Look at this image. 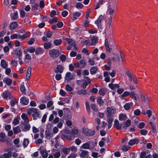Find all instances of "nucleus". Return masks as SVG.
Returning a JSON list of instances; mask_svg holds the SVG:
<instances>
[{
    "label": "nucleus",
    "instance_id": "obj_17",
    "mask_svg": "<svg viewBox=\"0 0 158 158\" xmlns=\"http://www.w3.org/2000/svg\"><path fill=\"white\" fill-rule=\"evenodd\" d=\"M35 51V49L33 47H30L24 51V53H27L28 52L30 53H33Z\"/></svg>",
    "mask_w": 158,
    "mask_h": 158
},
{
    "label": "nucleus",
    "instance_id": "obj_7",
    "mask_svg": "<svg viewBox=\"0 0 158 158\" xmlns=\"http://www.w3.org/2000/svg\"><path fill=\"white\" fill-rule=\"evenodd\" d=\"M104 21V18L103 16L101 15L98 19L96 21L95 23L97 24L98 28L101 29L102 27V22Z\"/></svg>",
    "mask_w": 158,
    "mask_h": 158
},
{
    "label": "nucleus",
    "instance_id": "obj_23",
    "mask_svg": "<svg viewBox=\"0 0 158 158\" xmlns=\"http://www.w3.org/2000/svg\"><path fill=\"white\" fill-rule=\"evenodd\" d=\"M46 137L48 139H50L53 135V133L51 132L50 131H46L45 132Z\"/></svg>",
    "mask_w": 158,
    "mask_h": 158
},
{
    "label": "nucleus",
    "instance_id": "obj_15",
    "mask_svg": "<svg viewBox=\"0 0 158 158\" xmlns=\"http://www.w3.org/2000/svg\"><path fill=\"white\" fill-rule=\"evenodd\" d=\"M64 68L63 67L60 65H58L57 66L56 68L55 69V72L56 73H61L63 71Z\"/></svg>",
    "mask_w": 158,
    "mask_h": 158
},
{
    "label": "nucleus",
    "instance_id": "obj_25",
    "mask_svg": "<svg viewBox=\"0 0 158 158\" xmlns=\"http://www.w3.org/2000/svg\"><path fill=\"white\" fill-rule=\"evenodd\" d=\"M133 106V103L132 102L127 103L124 106L125 109L127 110L130 109Z\"/></svg>",
    "mask_w": 158,
    "mask_h": 158
},
{
    "label": "nucleus",
    "instance_id": "obj_28",
    "mask_svg": "<svg viewBox=\"0 0 158 158\" xmlns=\"http://www.w3.org/2000/svg\"><path fill=\"white\" fill-rule=\"evenodd\" d=\"M109 86L111 89L115 90L119 87V85L118 84L110 83L109 85Z\"/></svg>",
    "mask_w": 158,
    "mask_h": 158
},
{
    "label": "nucleus",
    "instance_id": "obj_6",
    "mask_svg": "<svg viewBox=\"0 0 158 158\" xmlns=\"http://www.w3.org/2000/svg\"><path fill=\"white\" fill-rule=\"evenodd\" d=\"M21 127L23 131H26L30 130L31 126L29 123L23 122L21 123Z\"/></svg>",
    "mask_w": 158,
    "mask_h": 158
},
{
    "label": "nucleus",
    "instance_id": "obj_32",
    "mask_svg": "<svg viewBox=\"0 0 158 158\" xmlns=\"http://www.w3.org/2000/svg\"><path fill=\"white\" fill-rule=\"evenodd\" d=\"M81 148L84 149H89L91 150V148H90V145L89 143H85L83 144L81 147Z\"/></svg>",
    "mask_w": 158,
    "mask_h": 158
},
{
    "label": "nucleus",
    "instance_id": "obj_44",
    "mask_svg": "<svg viewBox=\"0 0 158 158\" xmlns=\"http://www.w3.org/2000/svg\"><path fill=\"white\" fill-rule=\"evenodd\" d=\"M41 153L43 158H47L48 155V153L45 150H43L41 151Z\"/></svg>",
    "mask_w": 158,
    "mask_h": 158
},
{
    "label": "nucleus",
    "instance_id": "obj_5",
    "mask_svg": "<svg viewBox=\"0 0 158 158\" xmlns=\"http://www.w3.org/2000/svg\"><path fill=\"white\" fill-rule=\"evenodd\" d=\"M116 109L113 106L108 107L106 109V115L113 116L116 113Z\"/></svg>",
    "mask_w": 158,
    "mask_h": 158
},
{
    "label": "nucleus",
    "instance_id": "obj_21",
    "mask_svg": "<svg viewBox=\"0 0 158 158\" xmlns=\"http://www.w3.org/2000/svg\"><path fill=\"white\" fill-rule=\"evenodd\" d=\"M44 52V50L40 47H38L36 48L35 51L36 55H37L42 54Z\"/></svg>",
    "mask_w": 158,
    "mask_h": 158
},
{
    "label": "nucleus",
    "instance_id": "obj_4",
    "mask_svg": "<svg viewBox=\"0 0 158 158\" xmlns=\"http://www.w3.org/2000/svg\"><path fill=\"white\" fill-rule=\"evenodd\" d=\"M139 96L141 102L144 103H149L152 101V99L150 97H146L143 94H140Z\"/></svg>",
    "mask_w": 158,
    "mask_h": 158
},
{
    "label": "nucleus",
    "instance_id": "obj_63",
    "mask_svg": "<svg viewBox=\"0 0 158 158\" xmlns=\"http://www.w3.org/2000/svg\"><path fill=\"white\" fill-rule=\"evenodd\" d=\"M146 114L148 117L150 118L152 115V111L150 110H148L146 111Z\"/></svg>",
    "mask_w": 158,
    "mask_h": 158
},
{
    "label": "nucleus",
    "instance_id": "obj_57",
    "mask_svg": "<svg viewBox=\"0 0 158 158\" xmlns=\"http://www.w3.org/2000/svg\"><path fill=\"white\" fill-rule=\"evenodd\" d=\"M95 134V131L94 130H89V131L88 134H87V136H90L94 135Z\"/></svg>",
    "mask_w": 158,
    "mask_h": 158
},
{
    "label": "nucleus",
    "instance_id": "obj_48",
    "mask_svg": "<svg viewBox=\"0 0 158 158\" xmlns=\"http://www.w3.org/2000/svg\"><path fill=\"white\" fill-rule=\"evenodd\" d=\"M77 94L78 95H85L86 94V91L85 90L81 89L77 91Z\"/></svg>",
    "mask_w": 158,
    "mask_h": 158
},
{
    "label": "nucleus",
    "instance_id": "obj_42",
    "mask_svg": "<svg viewBox=\"0 0 158 158\" xmlns=\"http://www.w3.org/2000/svg\"><path fill=\"white\" fill-rule=\"evenodd\" d=\"M18 24L17 22H13L11 24L10 26V28L11 29H14L16 28Z\"/></svg>",
    "mask_w": 158,
    "mask_h": 158
},
{
    "label": "nucleus",
    "instance_id": "obj_64",
    "mask_svg": "<svg viewBox=\"0 0 158 158\" xmlns=\"http://www.w3.org/2000/svg\"><path fill=\"white\" fill-rule=\"evenodd\" d=\"M83 6V5L80 2L77 3L76 5V7L77 8H82Z\"/></svg>",
    "mask_w": 158,
    "mask_h": 158
},
{
    "label": "nucleus",
    "instance_id": "obj_45",
    "mask_svg": "<svg viewBox=\"0 0 158 158\" xmlns=\"http://www.w3.org/2000/svg\"><path fill=\"white\" fill-rule=\"evenodd\" d=\"M62 42L61 39L56 40L54 41L53 44L56 46H58L61 44Z\"/></svg>",
    "mask_w": 158,
    "mask_h": 158
},
{
    "label": "nucleus",
    "instance_id": "obj_2",
    "mask_svg": "<svg viewBox=\"0 0 158 158\" xmlns=\"http://www.w3.org/2000/svg\"><path fill=\"white\" fill-rule=\"evenodd\" d=\"M64 39L69 44V45L66 48L67 50H71L73 48V49L75 51L77 50V48L76 46V44L73 40L68 38H65Z\"/></svg>",
    "mask_w": 158,
    "mask_h": 158
},
{
    "label": "nucleus",
    "instance_id": "obj_61",
    "mask_svg": "<svg viewBox=\"0 0 158 158\" xmlns=\"http://www.w3.org/2000/svg\"><path fill=\"white\" fill-rule=\"evenodd\" d=\"M108 11L109 15H112L114 13V10L113 9H112L110 7L108 10Z\"/></svg>",
    "mask_w": 158,
    "mask_h": 158
},
{
    "label": "nucleus",
    "instance_id": "obj_13",
    "mask_svg": "<svg viewBox=\"0 0 158 158\" xmlns=\"http://www.w3.org/2000/svg\"><path fill=\"white\" fill-rule=\"evenodd\" d=\"M130 96L135 101L138 100L139 98L138 94L134 93V92H131L130 93Z\"/></svg>",
    "mask_w": 158,
    "mask_h": 158
},
{
    "label": "nucleus",
    "instance_id": "obj_51",
    "mask_svg": "<svg viewBox=\"0 0 158 158\" xmlns=\"http://www.w3.org/2000/svg\"><path fill=\"white\" fill-rule=\"evenodd\" d=\"M29 141L27 139H25L23 143V145L24 147H27Z\"/></svg>",
    "mask_w": 158,
    "mask_h": 158
},
{
    "label": "nucleus",
    "instance_id": "obj_30",
    "mask_svg": "<svg viewBox=\"0 0 158 158\" xmlns=\"http://www.w3.org/2000/svg\"><path fill=\"white\" fill-rule=\"evenodd\" d=\"M80 64V68H83L85 67L86 65V62L84 59H82L79 62Z\"/></svg>",
    "mask_w": 158,
    "mask_h": 158
},
{
    "label": "nucleus",
    "instance_id": "obj_43",
    "mask_svg": "<svg viewBox=\"0 0 158 158\" xmlns=\"http://www.w3.org/2000/svg\"><path fill=\"white\" fill-rule=\"evenodd\" d=\"M107 90L105 88L101 89L99 90V94L102 95L103 96L106 93Z\"/></svg>",
    "mask_w": 158,
    "mask_h": 158
},
{
    "label": "nucleus",
    "instance_id": "obj_20",
    "mask_svg": "<svg viewBox=\"0 0 158 158\" xmlns=\"http://www.w3.org/2000/svg\"><path fill=\"white\" fill-rule=\"evenodd\" d=\"M97 101L100 106H103L104 103V102L102 99V97H98L97 98Z\"/></svg>",
    "mask_w": 158,
    "mask_h": 158
},
{
    "label": "nucleus",
    "instance_id": "obj_52",
    "mask_svg": "<svg viewBox=\"0 0 158 158\" xmlns=\"http://www.w3.org/2000/svg\"><path fill=\"white\" fill-rule=\"evenodd\" d=\"M112 59L115 61H119L120 60L119 57L117 55H115L114 57H112Z\"/></svg>",
    "mask_w": 158,
    "mask_h": 158
},
{
    "label": "nucleus",
    "instance_id": "obj_1",
    "mask_svg": "<svg viewBox=\"0 0 158 158\" xmlns=\"http://www.w3.org/2000/svg\"><path fill=\"white\" fill-rule=\"evenodd\" d=\"M27 114L29 115L32 114V117L34 120L37 119V118H39V113L36 109L33 107L28 108L27 110Z\"/></svg>",
    "mask_w": 158,
    "mask_h": 158
},
{
    "label": "nucleus",
    "instance_id": "obj_18",
    "mask_svg": "<svg viewBox=\"0 0 158 158\" xmlns=\"http://www.w3.org/2000/svg\"><path fill=\"white\" fill-rule=\"evenodd\" d=\"M139 140L137 139H131L128 143L129 145L132 146L135 144H137Z\"/></svg>",
    "mask_w": 158,
    "mask_h": 158
},
{
    "label": "nucleus",
    "instance_id": "obj_22",
    "mask_svg": "<svg viewBox=\"0 0 158 158\" xmlns=\"http://www.w3.org/2000/svg\"><path fill=\"white\" fill-rule=\"evenodd\" d=\"M98 38L97 37L94 36L91 39V44L92 45H95L98 43Z\"/></svg>",
    "mask_w": 158,
    "mask_h": 158
},
{
    "label": "nucleus",
    "instance_id": "obj_41",
    "mask_svg": "<svg viewBox=\"0 0 158 158\" xmlns=\"http://www.w3.org/2000/svg\"><path fill=\"white\" fill-rule=\"evenodd\" d=\"M106 118L108 123H112L114 120L113 116L106 115Z\"/></svg>",
    "mask_w": 158,
    "mask_h": 158
},
{
    "label": "nucleus",
    "instance_id": "obj_14",
    "mask_svg": "<svg viewBox=\"0 0 158 158\" xmlns=\"http://www.w3.org/2000/svg\"><path fill=\"white\" fill-rule=\"evenodd\" d=\"M31 69L32 68L31 66H29L28 67L26 75V79L27 81H28L30 79L31 72Z\"/></svg>",
    "mask_w": 158,
    "mask_h": 158
},
{
    "label": "nucleus",
    "instance_id": "obj_53",
    "mask_svg": "<svg viewBox=\"0 0 158 158\" xmlns=\"http://www.w3.org/2000/svg\"><path fill=\"white\" fill-rule=\"evenodd\" d=\"M79 131L77 128H74L71 130V133L74 135L77 134Z\"/></svg>",
    "mask_w": 158,
    "mask_h": 158
},
{
    "label": "nucleus",
    "instance_id": "obj_62",
    "mask_svg": "<svg viewBox=\"0 0 158 158\" xmlns=\"http://www.w3.org/2000/svg\"><path fill=\"white\" fill-rule=\"evenodd\" d=\"M25 54V58L26 59L28 60H31V56L30 55L27 53H24Z\"/></svg>",
    "mask_w": 158,
    "mask_h": 158
},
{
    "label": "nucleus",
    "instance_id": "obj_36",
    "mask_svg": "<svg viewBox=\"0 0 158 158\" xmlns=\"http://www.w3.org/2000/svg\"><path fill=\"white\" fill-rule=\"evenodd\" d=\"M81 15V13L80 12H74L73 14V17H72V20H74L77 19V18H76V16L77 17H79Z\"/></svg>",
    "mask_w": 158,
    "mask_h": 158
},
{
    "label": "nucleus",
    "instance_id": "obj_34",
    "mask_svg": "<svg viewBox=\"0 0 158 158\" xmlns=\"http://www.w3.org/2000/svg\"><path fill=\"white\" fill-rule=\"evenodd\" d=\"M97 70V68L96 67L94 66L91 68L90 71L91 74H94L96 73Z\"/></svg>",
    "mask_w": 158,
    "mask_h": 158
},
{
    "label": "nucleus",
    "instance_id": "obj_12",
    "mask_svg": "<svg viewBox=\"0 0 158 158\" xmlns=\"http://www.w3.org/2000/svg\"><path fill=\"white\" fill-rule=\"evenodd\" d=\"M129 80L130 82H131L133 81L135 84H137L138 83V80L137 77L135 75H133L129 77Z\"/></svg>",
    "mask_w": 158,
    "mask_h": 158
},
{
    "label": "nucleus",
    "instance_id": "obj_60",
    "mask_svg": "<svg viewBox=\"0 0 158 158\" xmlns=\"http://www.w3.org/2000/svg\"><path fill=\"white\" fill-rule=\"evenodd\" d=\"M74 51H72L70 53V56L72 57H75L77 55V52H76V51L75 50Z\"/></svg>",
    "mask_w": 158,
    "mask_h": 158
},
{
    "label": "nucleus",
    "instance_id": "obj_56",
    "mask_svg": "<svg viewBox=\"0 0 158 158\" xmlns=\"http://www.w3.org/2000/svg\"><path fill=\"white\" fill-rule=\"evenodd\" d=\"M69 150L73 152H75L77 151V148L75 146H72L69 148Z\"/></svg>",
    "mask_w": 158,
    "mask_h": 158
},
{
    "label": "nucleus",
    "instance_id": "obj_47",
    "mask_svg": "<svg viewBox=\"0 0 158 158\" xmlns=\"http://www.w3.org/2000/svg\"><path fill=\"white\" fill-rule=\"evenodd\" d=\"M12 153L11 152H9L8 153H5L3 154L2 155L4 158H9L12 156Z\"/></svg>",
    "mask_w": 158,
    "mask_h": 158
},
{
    "label": "nucleus",
    "instance_id": "obj_27",
    "mask_svg": "<svg viewBox=\"0 0 158 158\" xmlns=\"http://www.w3.org/2000/svg\"><path fill=\"white\" fill-rule=\"evenodd\" d=\"M4 82L6 83L7 85H10L12 83V80L8 78H4L3 79Z\"/></svg>",
    "mask_w": 158,
    "mask_h": 158
},
{
    "label": "nucleus",
    "instance_id": "obj_55",
    "mask_svg": "<svg viewBox=\"0 0 158 158\" xmlns=\"http://www.w3.org/2000/svg\"><path fill=\"white\" fill-rule=\"evenodd\" d=\"M19 123V120L18 118H15L14 119L13 124L15 125H16L18 124Z\"/></svg>",
    "mask_w": 158,
    "mask_h": 158
},
{
    "label": "nucleus",
    "instance_id": "obj_29",
    "mask_svg": "<svg viewBox=\"0 0 158 158\" xmlns=\"http://www.w3.org/2000/svg\"><path fill=\"white\" fill-rule=\"evenodd\" d=\"M13 129L15 134L19 133L21 131V130L19 126L13 127Z\"/></svg>",
    "mask_w": 158,
    "mask_h": 158
},
{
    "label": "nucleus",
    "instance_id": "obj_39",
    "mask_svg": "<svg viewBox=\"0 0 158 158\" xmlns=\"http://www.w3.org/2000/svg\"><path fill=\"white\" fill-rule=\"evenodd\" d=\"M91 109L94 111L97 112L98 111V109L96 106V104L94 103L91 104L90 105Z\"/></svg>",
    "mask_w": 158,
    "mask_h": 158
},
{
    "label": "nucleus",
    "instance_id": "obj_54",
    "mask_svg": "<svg viewBox=\"0 0 158 158\" xmlns=\"http://www.w3.org/2000/svg\"><path fill=\"white\" fill-rule=\"evenodd\" d=\"M140 132L141 134L142 135H145L147 134L148 132V131L147 130L145 129H143L141 130L140 131Z\"/></svg>",
    "mask_w": 158,
    "mask_h": 158
},
{
    "label": "nucleus",
    "instance_id": "obj_49",
    "mask_svg": "<svg viewBox=\"0 0 158 158\" xmlns=\"http://www.w3.org/2000/svg\"><path fill=\"white\" fill-rule=\"evenodd\" d=\"M15 54L16 55L18 56V58L21 57L22 56V52L21 50V49L19 50H16L15 52Z\"/></svg>",
    "mask_w": 158,
    "mask_h": 158
},
{
    "label": "nucleus",
    "instance_id": "obj_38",
    "mask_svg": "<svg viewBox=\"0 0 158 158\" xmlns=\"http://www.w3.org/2000/svg\"><path fill=\"white\" fill-rule=\"evenodd\" d=\"M131 120L130 119H128L125 122L123 127L124 128H127V127H129L131 125Z\"/></svg>",
    "mask_w": 158,
    "mask_h": 158
},
{
    "label": "nucleus",
    "instance_id": "obj_31",
    "mask_svg": "<svg viewBox=\"0 0 158 158\" xmlns=\"http://www.w3.org/2000/svg\"><path fill=\"white\" fill-rule=\"evenodd\" d=\"M127 119V115L126 114L122 113L119 116V120L120 121H124Z\"/></svg>",
    "mask_w": 158,
    "mask_h": 158
},
{
    "label": "nucleus",
    "instance_id": "obj_26",
    "mask_svg": "<svg viewBox=\"0 0 158 158\" xmlns=\"http://www.w3.org/2000/svg\"><path fill=\"white\" fill-rule=\"evenodd\" d=\"M21 118L24 120V122L29 123V119L27 115L24 113H23L21 116Z\"/></svg>",
    "mask_w": 158,
    "mask_h": 158
},
{
    "label": "nucleus",
    "instance_id": "obj_11",
    "mask_svg": "<svg viewBox=\"0 0 158 158\" xmlns=\"http://www.w3.org/2000/svg\"><path fill=\"white\" fill-rule=\"evenodd\" d=\"M80 156L82 158H86L89 156V152L85 150H81Z\"/></svg>",
    "mask_w": 158,
    "mask_h": 158
},
{
    "label": "nucleus",
    "instance_id": "obj_35",
    "mask_svg": "<svg viewBox=\"0 0 158 158\" xmlns=\"http://www.w3.org/2000/svg\"><path fill=\"white\" fill-rule=\"evenodd\" d=\"M149 124L151 126V128L152 130V132L153 133L156 132L157 131L156 130V125L154 124H153L152 122H150L149 123Z\"/></svg>",
    "mask_w": 158,
    "mask_h": 158
},
{
    "label": "nucleus",
    "instance_id": "obj_10",
    "mask_svg": "<svg viewBox=\"0 0 158 158\" xmlns=\"http://www.w3.org/2000/svg\"><path fill=\"white\" fill-rule=\"evenodd\" d=\"M114 127L118 130H120L121 129L122 125L119 124L118 120L115 119L114 121Z\"/></svg>",
    "mask_w": 158,
    "mask_h": 158
},
{
    "label": "nucleus",
    "instance_id": "obj_58",
    "mask_svg": "<svg viewBox=\"0 0 158 158\" xmlns=\"http://www.w3.org/2000/svg\"><path fill=\"white\" fill-rule=\"evenodd\" d=\"M57 18L56 17H55L53 19L49 20V22L50 23L52 24L54 23L57 22Z\"/></svg>",
    "mask_w": 158,
    "mask_h": 158
},
{
    "label": "nucleus",
    "instance_id": "obj_9",
    "mask_svg": "<svg viewBox=\"0 0 158 158\" xmlns=\"http://www.w3.org/2000/svg\"><path fill=\"white\" fill-rule=\"evenodd\" d=\"M74 78V76L69 72L66 73L65 77V81H66L67 82L69 81L70 80L73 79Z\"/></svg>",
    "mask_w": 158,
    "mask_h": 158
},
{
    "label": "nucleus",
    "instance_id": "obj_19",
    "mask_svg": "<svg viewBox=\"0 0 158 158\" xmlns=\"http://www.w3.org/2000/svg\"><path fill=\"white\" fill-rule=\"evenodd\" d=\"M21 103L24 105H27L29 103V100L27 98L25 97H23L21 98Z\"/></svg>",
    "mask_w": 158,
    "mask_h": 158
},
{
    "label": "nucleus",
    "instance_id": "obj_16",
    "mask_svg": "<svg viewBox=\"0 0 158 158\" xmlns=\"http://www.w3.org/2000/svg\"><path fill=\"white\" fill-rule=\"evenodd\" d=\"M53 102L52 101H49L47 103V107L49 109V110H52L54 109V107L53 106Z\"/></svg>",
    "mask_w": 158,
    "mask_h": 158
},
{
    "label": "nucleus",
    "instance_id": "obj_59",
    "mask_svg": "<svg viewBox=\"0 0 158 158\" xmlns=\"http://www.w3.org/2000/svg\"><path fill=\"white\" fill-rule=\"evenodd\" d=\"M69 148H63V152L66 154H68L69 153Z\"/></svg>",
    "mask_w": 158,
    "mask_h": 158
},
{
    "label": "nucleus",
    "instance_id": "obj_37",
    "mask_svg": "<svg viewBox=\"0 0 158 158\" xmlns=\"http://www.w3.org/2000/svg\"><path fill=\"white\" fill-rule=\"evenodd\" d=\"M1 66L3 69H5L7 68V64L5 60L3 59L1 60Z\"/></svg>",
    "mask_w": 158,
    "mask_h": 158
},
{
    "label": "nucleus",
    "instance_id": "obj_40",
    "mask_svg": "<svg viewBox=\"0 0 158 158\" xmlns=\"http://www.w3.org/2000/svg\"><path fill=\"white\" fill-rule=\"evenodd\" d=\"M18 102V100L16 98H13L11 100L10 104L12 106H14Z\"/></svg>",
    "mask_w": 158,
    "mask_h": 158
},
{
    "label": "nucleus",
    "instance_id": "obj_24",
    "mask_svg": "<svg viewBox=\"0 0 158 158\" xmlns=\"http://www.w3.org/2000/svg\"><path fill=\"white\" fill-rule=\"evenodd\" d=\"M52 46L51 42H47L44 44V48L46 49H48L50 48Z\"/></svg>",
    "mask_w": 158,
    "mask_h": 158
},
{
    "label": "nucleus",
    "instance_id": "obj_33",
    "mask_svg": "<svg viewBox=\"0 0 158 158\" xmlns=\"http://www.w3.org/2000/svg\"><path fill=\"white\" fill-rule=\"evenodd\" d=\"M11 18L13 20H15L18 17V13L17 12L14 13H11L10 14Z\"/></svg>",
    "mask_w": 158,
    "mask_h": 158
},
{
    "label": "nucleus",
    "instance_id": "obj_3",
    "mask_svg": "<svg viewBox=\"0 0 158 158\" xmlns=\"http://www.w3.org/2000/svg\"><path fill=\"white\" fill-rule=\"evenodd\" d=\"M49 54L51 57L53 59H55L59 56L60 52L58 49H53L49 51Z\"/></svg>",
    "mask_w": 158,
    "mask_h": 158
},
{
    "label": "nucleus",
    "instance_id": "obj_50",
    "mask_svg": "<svg viewBox=\"0 0 158 158\" xmlns=\"http://www.w3.org/2000/svg\"><path fill=\"white\" fill-rule=\"evenodd\" d=\"M130 148V147H129L127 145H124L123 146L121 149L123 152H127L128 150Z\"/></svg>",
    "mask_w": 158,
    "mask_h": 158
},
{
    "label": "nucleus",
    "instance_id": "obj_8",
    "mask_svg": "<svg viewBox=\"0 0 158 158\" xmlns=\"http://www.w3.org/2000/svg\"><path fill=\"white\" fill-rule=\"evenodd\" d=\"M2 96L3 98L6 100L8 98L11 99L12 97L10 92L7 90L5 91L2 94Z\"/></svg>",
    "mask_w": 158,
    "mask_h": 158
},
{
    "label": "nucleus",
    "instance_id": "obj_46",
    "mask_svg": "<svg viewBox=\"0 0 158 158\" xmlns=\"http://www.w3.org/2000/svg\"><path fill=\"white\" fill-rule=\"evenodd\" d=\"M30 35L31 33L30 32L28 31L25 34L22 35V40L29 36Z\"/></svg>",
    "mask_w": 158,
    "mask_h": 158
}]
</instances>
